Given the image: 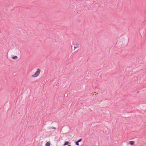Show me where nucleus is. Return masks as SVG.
Here are the masks:
<instances>
[{"mask_svg": "<svg viewBox=\"0 0 146 146\" xmlns=\"http://www.w3.org/2000/svg\"><path fill=\"white\" fill-rule=\"evenodd\" d=\"M41 72V70L40 69H38L37 71L36 72L35 74L32 75V78H36L38 77L39 75Z\"/></svg>", "mask_w": 146, "mask_h": 146, "instance_id": "f257e3e1", "label": "nucleus"}, {"mask_svg": "<svg viewBox=\"0 0 146 146\" xmlns=\"http://www.w3.org/2000/svg\"><path fill=\"white\" fill-rule=\"evenodd\" d=\"M129 143L131 145H133L134 144V142L133 141H130L129 142Z\"/></svg>", "mask_w": 146, "mask_h": 146, "instance_id": "f03ea898", "label": "nucleus"}, {"mask_svg": "<svg viewBox=\"0 0 146 146\" xmlns=\"http://www.w3.org/2000/svg\"><path fill=\"white\" fill-rule=\"evenodd\" d=\"M79 44H76L74 46V49H75L76 48H77L79 47Z\"/></svg>", "mask_w": 146, "mask_h": 146, "instance_id": "7ed1b4c3", "label": "nucleus"}, {"mask_svg": "<svg viewBox=\"0 0 146 146\" xmlns=\"http://www.w3.org/2000/svg\"><path fill=\"white\" fill-rule=\"evenodd\" d=\"M69 143H70L69 142L66 141L65 142L64 145L65 146V145H68V144Z\"/></svg>", "mask_w": 146, "mask_h": 146, "instance_id": "20e7f679", "label": "nucleus"}, {"mask_svg": "<svg viewBox=\"0 0 146 146\" xmlns=\"http://www.w3.org/2000/svg\"><path fill=\"white\" fill-rule=\"evenodd\" d=\"M50 145V143L49 142H47L46 143V146H49Z\"/></svg>", "mask_w": 146, "mask_h": 146, "instance_id": "39448f33", "label": "nucleus"}, {"mask_svg": "<svg viewBox=\"0 0 146 146\" xmlns=\"http://www.w3.org/2000/svg\"><path fill=\"white\" fill-rule=\"evenodd\" d=\"M18 57L17 56H15L14 57H13V59L14 60L17 59Z\"/></svg>", "mask_w": 146, "mask_h": 146, "instance_id": "423d86ee", "label": "nucleus"}, {"mask_svg": "<svg viewBox=\"0 0 146 146\" xmlns=\"http://www.w3.org/2000/svg\"><path fill=\"white\" fill-rule=\"evenodd\" d=\"M81 141H82V139H80L77 142H78L79 143V142H80Z\"/></svg>", "mask_w": 146, "mask_h": 146, "instance_id": "0eeeda50", "label": "nucleus"}, {"mask_svg": "<svg viewBox=\"0 0 146 146\" xmlns=\"http://www.w3.org/2000/svg\"><path fill=\"white\" fill-rule=\"evenodd\" d=\"M76 144L77 145H79V143H78V142L77 141V142H76Z\"/></svg>", "mask_w": 146, "mask_h": 146, "instance_id": "6e6552de", "label": "nucleus"}, {"mask_svg": "<svg viewBox=\"0 0 146 146\" xmlns=\"http://www.w3.org/2000/svg\"><path fill=\"white\" fill-rule=\"evenodd\" d=\"M53 129H56V127H53Z\"/></svg>", "mask_w": 146, "mask_h": 146, "instance_id": "1a4fd4ad", "label": "nucleus"}, {"mask_svg": "<svg viewBox=\"0 0 146 146\" xmlns=\"http://www.w3.org/2000/svg\"><path fill=\"white\" fill-rule=\"evenodd\" d=\"M71 146V145H68V146Z\"/></svg>", "mask_w": 146, "mask_h": 146, "instance_id": "9d476101", "label": "nucleus"}]
</instances>
